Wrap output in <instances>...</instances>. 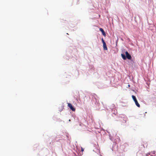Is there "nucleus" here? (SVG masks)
Listing matches in <instances>:
<instances>
[{"mask_svg":"<svg viewBox=\"0 0 156 156\" xmlns=\"http://www.w3.org/2000/svg\"><path fill=\"white\" fill-rule=\"evenodd\" d=\"M132 98H133V100H134V101L135 103V104L138 107H140V104L138 103L137 100V99L136 98V97H135V96H134V95H132Z\"/></svg>","mask_w":156,"mask_h":156,"instance_id":"obj_1","label":"nucleus"},{"mask_svg":"<svg viewBox=\"0 0 156 156\" xmlns=\"http://www.w3.org/2000/svg\"><path fill=\"white\" fill-rule=\"evenodd\" d=\"M100 156H102V155L101 154L100 155Z\"/></svg>","mask_w":156,"mask_h":156,"instance_id":"obj_11","label":"nucleus"},{"mask_svg":"<svg viewBox=\"0 0 156 156\" xmlns=\"http://www.w3.org/2000/svg\"><path fill=\"white\" fill-rule=\"evenodd\" d=\"M99 30L101 32L102 35L104 36L105 37L106 34L105 32L103 30V29L102 28H100L99 29Z\"/></svg>","mask_w":156,"mask_h":156,"instance_id":"obj_4","label":"nucleus"},{"mask_svg":"<svg viewBox=\"0 0 156 156\" xmlns=\"http://www.w3.org/2000/svg\"><path fill=\"white\" fill-rule=\"evenodd\" d=\"M124 118V119H123V121H122L121 120V121L122 122H126V118Z\"/></svg>","mask_w":156,"mask_h":156,"instance_id":"obj_8","label":"nucleus"},{"mask_svg":"<svg viewBox=\"0 0 156 156\" xmlns=\"http://www.w3.org/2000/svg\"><path fill=\"white\" fill-rule=\"evenodd\" d=\"M68 106L73 111H75L76 109L74 108L72 105L70 103H68Z\"/></svg>","mask_w":156,"mask_h":156,"instance_id":"obj_2","label":"nucleus"},{"mask_svg":"<svg viewBox=\"0 0 156 156\" xmlns=\"http://www.w3.org/2000/svg\"><path fill=\"white\" fill-rule=\"evenodd\" d=\"M125 54L126 55V57L129 59H131L132 58L131 56L129 55L128 52L126 51L125 52Z\"/></svg>","mask_w":156,"mask_h":156,"instance_id":"obj_3","label":"nucleus"},{"mask_svg":"<svg viewBox=\"0 0 156 156\" xmlns=\"http://www.w3.org/2000/svg\"><path fill=\"white\" fill-rule=\"evenodd\" d=\"M103 46L104 49L105 50H108V48H107V45H106V43L103 44Z\"/></svg>","mask_w":156,"mask_h":156,"instance_id":"obj_5","label":"nucleus"},{"mask_svg":"<svg viewBox=\"0 0 156 156\" xmlns=\"http://www.w3.org/2000/svg\"><path fill=\"white\" fill-rule=\"evenodd\" d=\"M155 151H153V152H152L151 153H150V154H147V156H149V155H150L151 154H155ZM152 155L151 154V156Z\"/></svg>","mask_w":156,"mask_h":156,"instance_id":"obj_7","label":"nucleus"},{"mask_svg":"<svg viewBox=\"0 0 156 156\" xmlns=\"http://www.w3.org/2000/svg\"><path fill=\"white\" fill-rule=\"evenodd\" d=\"M101 41H102L103 43V44H105V42L103 39V38H102L101 39Z\"/></svg>","mask_w":156,"mask_h":156,"instance_id":"obj_9","label":"nucleus"},{"mask_svg":"<svg viewBox=\"0 0 156 156\" xmlns=\"http://www.w3.org/2000/svg\"><path fill=\"white\" fill-rule=\"evenodd\" d=\"M84 151V149L81 147V151L83 152Z\"/></svg>","mask_w":156,"mask_h":156,"instance_id":"obj_10","label":"nucleus"},{"mask_svg":"<svg viewBox=\"0 0 156 156\" xmlns=\"http://www.w3.org/2000/svg\"><path fill=\"white\" fill-rule=\"evenodd\" d=\"M121 56H122V58L124 60H125L126 59V56H125V55H124L123 54H121Z\"/></svg>","mask_w":156,"mask_h":156,"instance_id":"obj_6","label":"nucleus"}]
</instances>
